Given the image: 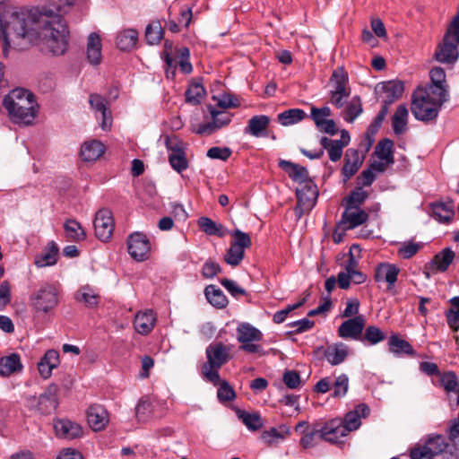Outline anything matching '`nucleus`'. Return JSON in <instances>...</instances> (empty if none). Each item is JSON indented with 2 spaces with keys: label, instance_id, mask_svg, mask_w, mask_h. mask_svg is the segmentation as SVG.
<instances>
[{
  "label": "nucleus",
  "instance_id": "f257e3e1",
  "mask_svg": "<svg viewBox=\"0 0 459 459\" xmlns=\"http://www.w3.org/2000/svg\"><path fill=\"white\" fill-rule=\"evenodd\" d=\"M8 30L0 28L4 55H6L11 42L20 50L36 46L53 56L64 55L68 48L66 23L61 14L51 10L45 13L34 10L15 12L10 17Z\"/></svg>",
  "mask_w": 459,
  "mask_h": 459
},
{
  "label": "nucleus",
  "instance_id": "f03ea898",
  "mask_svg": "<svg viewBox=\"0 0 459 459\" xmlns=\"http://www.w3.org/2000/svg\"><path fill=\"white\" fill-rule=\"evenodd\" d=\"M3 106L13 123L23 126L33 125L39 113L35 96L26 88H13L4 96Z\"/></svg>",
  "mask_w": 459,
  "mask_h": 459
},
{
  "label": "nucleus",
  "instance_id": "7ed1b4c3",
  "mask_svg": "<svg viewBox=\"0 0 459 459\" xmlns=\"http://www.w3.org/2000/svg\"><path fill=\"white\" fill-rule=\"evenodd\" d=\"M448 97L446 88H416L411 95V111L419 121H435Z\"/></svg>",
  "mask_w": 459,
  "mask_h": 459
},
{
  "label": "nucleus",
  "instance_id": "20e7f679",
  "mask_svg": "<svg viewBox=\"0 0 459 459\" xmlns=\"http://www.w3.org/2000/svg\"><path fill=\"white\" fill-rule=\"evenodd\" d=\"M232 346L221 342L211 343L205 351L207 361L202 368L205 379L214 385L220 382L219 369L231 359Z\"/></svg>",
  "mask_w": 459,
  "mask_h": 459
},
{
  "label": "nucleus",
  "instance_id": "39448f33",
  "mask_svg": "<svg viewBox=\"0 0 459 459\" xmlns=\"http://www.w3.org/2000/svg\"><path fill=\"white\" fill-rule=\"evenodd\" d=\"M230 235L233 240L224 255V261L231 266H238L244 258L245 249L251 246V238L240 230H233Z\"/></svg>",
  "mask_w": 459,
  "mask_h": 459
},
{
  "label": "nucleus",
  "instance_id": "423d86ee",
  "mask_svg": "<svg viewBox=\"0 0 459 459\" xmlns=\"http://www.w3.org/2000/svg\"><path fill=\"white\" fill-rule=\"evenodd\" d=\"M449 444L442 435L429 437L422 446L411 449L410 456L411 459H433L446 451Z\"/></svg>",
  "mask_w": 459,
  "mask_h": 459
},
{
  "label": "nucleus",
  "instance_id": "0eeeda50",
  "mask_svg": "<svg viewBox=\"0 0 459 459\" xmlns=\"http://www.w3.org/2000/svg\"><path fill=\"white\" fill-rule=\"evenodd\" d=\"M34 307L42 312H48L58 304L57 290L52 285L42 286L32 297Z\"/></svg>",
  "mask_w": 459,
  "mask_h": 459
},
{
  "label": "nucleus",
  "instance_id": "6e6552de",
  "mask_svg": "<svg viewBox=\"0 0 459 459\" xmlns=\"http://www.w3.org/2000/svg\"><path fill=\"white\" fill-rule=\"evenodd\" d=\"M127 248L134 260L144 261L148 259L151 251L149 238L141 232L132 233L127 239Z\"/></svg>",
  "mask_w": 459,
  "mask_h": 459
},
{
  "label": "nucleus",
  "instance_id": "1a4fd4ad",
  "mask_svg": "<svg viewBox=\"0 0 459 459\" xmlns=\"http://www.w3.org/2000/svg\"><path fill=\"white\" fill-rule=\"evenodd\" d=\"M114 219L110 210L102 208L95 215L94 230L96 237L101 241L108 240L114 230Z\"/></svg>",
  "mask_w": 459,
  "mask_h": 459
},
{
  "label": "nucleus",
  "instance_id": "9d476101",
  "mask_svg": "<svg viewBox=\"0 0 459 459\" xmlns=\"http://www.w3.org/2000/svg\"><path fill=\"white\" fill-rule=\"evenodd\" d=\"M320 352H323L324 357L330 365L337 366L345 361L349 356L350 350L345 343L335 342L327 345L325 348L323 346L317 347L314 351L315 354H319Z\"/></svg>",
  "mask_w": 459,
  "mask_h": 459
},
{
  "label": "nucleus",
  "instance_id": "9b49d317",
  "mask_svg": "<svg viewBox=\"0 0 459 459\" xmlns=\"http://www.w3.org/2000/svg\"><path fill=\"white\" fill-rule=\"evenodd\" d=\"M54 429L57 437L73 440L83 436L82 427L68 419H58L54 421Z\"/></svg>",
  "mask_w": 459,
  "mask_h": 459
},
{
  "label": "nucleus",
  "instance_id": "f8f14e48",
  "mask_svg": "<svg viewBox=\"0 0 459 459\" xmlns=\"http://www.w3.org/2000/svg\"><path fill=\"white\" fill-rule=\"evenodd\" d=\"M458 44L444 36L442 43L437 46L435 52L436 60L444 64L455 63L459 57Z\"/></svg>",
  "mask_w": 459,
  "mask_h": 459
},
{
  "label": "nucleus",
  "instance_id": "ddd939ff",
  "mask_svg": "<svg viewBox=\"0 0 459 459\" xmlns=\"http://www.w3.org/2000/svg\"><path fill=\"white\" fill-rule=\"evenodd\" d=\"M365 326V319L362 316H356L341 324L338 328V335L343 339L359 340Z\"/></svg>",
  "mask_w": 459,
  "mask_h": 459
},
{
  "label": "nucleus",
  "instance_id": "4468645a",
  "mask_svg": "<svg viewBox=\"0 0 459 459\" xmlns=\"http://www.w3.org/2000/svg\"><path fill=\"white\" fill-rule=\"evenodd\" d=\"M209 108L212 121L210 123L200 125L197 130L198 134H211L216 130L228 126L231 121L230 113L226 111L216 110L212 107H210Z\"/></svg>",
  "mask_w": 459,
  "mask_h": 459
},
{
  "label": "nucleus",
  "instance_id": "2eb2a0df",
  "mask_svg": "<svg viewBox=\"0 0 459 459\" xmlns=\"http://www.w3.org/2000/svg\"><path fill=\"white\" fill-rule=\"evenodd\" d=\"M86 418L89 426L94 431L104 429L109 421L107 410L104 406L96 403L89 406L86 411Z\"/></svg>",
  "mask_w": 459,
  "mask_h": 459
},
{
  "label": "nucleus",
  "instance_id": "dca6fc26",
  "mask_svg": "<svg viewBox=\"0 0 459 459\" xmlns=\"http://www.w3.org/2000/svg\"><path fill=\"white\" fill-rule=\"evenodd\" d=\"M320 438L329 443H337L341 437L347 436L342 419H333L319 429Z\"/></svg>",
  "mask_w": 459,
  "mask_h": 459
},
{
  "label": "nucleus",
  "instance_id": "f3484780",
  "mask_svg": "<svg viewBox=\"0 0 459 459\" xmlns=\"http://www.w3.org/2000/svg\"><path fill=\"white\" fill-rule=\"evenodd\" d=\"M58 386L56 385H49L45 392L39 395L37 410L41 414L52 413L58 404Z\"/></svg>",
  "mask_w": 459,
  "mask_h": 459
},
{
  "label": "nucleus",
  "instance_id": "a211bd4d",
  "mask_svg": "<svg viewBox=\"0 0 459 459\" xmlns=\"http://www.w3.org/2000/svg\"><path fill=\"white\" fill-rule=\"evenodd\" d=\"M369 413V407L365 403H360L353 411L347 412L342 420V425L347 434L354 431L361 425V419L366 418Z\"/></svg>",
  "mask_w": 459,
  "mask_h": 459
},
{
  "label": "nucleus",
  "instance_id": "6ab92c4d",
  "mask_svg": "<svg viewBox=\"0 0 459 459\" xmlns=\"http://www.w3.org/2000/svg\"><path fill=\"white\" fill-rule=\"evenodd\" d=\"M400 269L394 264L383 263L377 266L375 273V280L377 281H385L387 290H391L394 288Z\"/></svg>",
  "mask_w": 459,
  "mask_h": 459
},
{
  "label": "nucleus",
  "instance_id": "aec40b11",
  "mask_svg": "<svg viewBox=\"0 0 459 459\" xmlns=\"http://www.w3.org/2000/svg\"><path fill=\"white\" fill-rule=\"evenodd\" d=\"M363 162V158L359 156L356 149H348L344 156V165L342 169L343 181L347 182L359 169Z\"/></svg>",
  "mask_w": 459,
  "mask_h": 459
},
{
  "label": "nucleus",
  "instance_id": "412c9836",
  "mask_svg": "<svg viewBox=\"0 0 459 459\" xmlns=\"http://www.w3.org/2000/svg\"><path fill=\"white\" fill-rule=\"evenodd\" d=\"M368 219V215L365 211L352 206H346L342 215L341 224L346 225L345 230H351L365 223Z\"/></svg>",
  "mask_w": 459,
  "mask_h": 459
},
{
  "label": "nucleus",
  "instance_id": "4be33fe9",
  "mask_svg": "<svg viewBox=\"0 0 459 459\" xmlns=\"http://www.w3.org/2000/svg\"><path fill=\"white\" fill-rule=\"evenodd\" d=\"M102 44L100 35L92 32L89 35L86 47L88 62L92 65H98L102 60Z\"/></svg>",
  "mask_w": 459,
  "mask_h": 459
},
{
  "label": "nucleus",
  "instance_id": "5701e85b",
  "mask_svg": "<svg viewBox=\"0 0 459 459\" xmlns=\"http://www.w3.org/2000/svg\"><path fill=\"white\" fill-rule=\"evenodd\" d=\"M269 124L270 118L268 116H254L248 120L247 126L244 128V133L254 137H261L267 131Z\"/></svg>",
  "mask_w": 459,
  "mask_h": 459
},
{
  "label": "nucleus",
  "instance_id": "b1692460",
  "mask_svg": "<svg viewBox=\"0 0 459 459\" xmlns=\"http://www.w3.org/2000/svg\"><path fill=\"white\" fill-rule=\"evenodd\" d=\"M91 107L101 115V128L108 130L111 126L112 118L109 110L107 108L106 100L98 94H91L89 100Z\"/></svg>",
  "mask_w": 459,
  "mask_h": 459
},
{
  "label": "nucleus",
  "instance_id": "393cba45",
  "mask_svg": "<svg viewBox=\"0 0 459 459\" xmlns=\"http://www.w3.org/2000/svg\"><path fill=\"white\" fill-rule=\"evenodd\" d=\"M237 340L241 343L260 342L263 339L262 332L249 323H241L238 325Z\"/></svg>",
  "mask_w": 459,
  "mask_h": 459
},
{
  "label": "nucleus",
  "instance_id": "a878e982",
  "mask_svg": "<svg viewBox=\"0 0 459 459\" xmlns=\"http://www.w3.org/2000/svg\"><path fill=\"white\" fill-rule=\"evenodd\" d=\"M279 166L294 181L304 184L310 182L307 169L297 163L288 160H281Z\"/></svg>",
  "mask_w": 459,
  "mask_h": 459
},
{
  "label": "nucleus",
  "instance_id": "bb28decb",
  "mask_svg": "<svg viewBox=\"0 0 459 459\" xmlns=\"http://www.w3.org/2000/svg\"><path fill=\"white\" fill-rule=\"evenodd\" d=\"M156 316L152 310L139 312L134 321V327L141 334L149 333L154 327Z\"/></svg>",
  "mask_w": 459,
  "mask_h": 459
},
{
  "label": "nucleus",
  "instance_id": "cd10ccee",
  "mask_svg": "<svg viewBox=\"0 0 459 459\" xmlns=\"http://www.w3.org/2000/svg\"><path fill=\"white\" fill-rule=\"evenodd\" d=\"M59 364V354L55 350H48L38 363L40 376L47 379L50 377L52 370Z\"/></svg>",
  "mask_w": 459,
  "mask_h": 459
},
{
  "label": "nucleus",
  "instance_id": "c85d7f7f",
  "mask_svg": "<svg viewBox=\"0 0 459 459\" xmlns=\"http://www.w3.org/2000/svg\"><path fill=\"white\" fill-rule=\"evenodd\" d=\"M318 196L316 186L312 182L304 183L300 188L297 189L298 202L314 207Z\"/></svg>",
  "mask_w": 459,
  "mask_h": 459
},
{
  "label": "nucleus",
  "instance_id": "c756f323",
  "mask_svg": "<svg viewBox=\"0 0 459 459\" xmlns=\"http://www.w3.org/2000/svg\"><path fill=\"white\" fill-rule=\"evenodd\" d=\"M105 152V147L101 142L91 140L85 142L81 148V156L85 161H94L98 160Z\"/></svg>",
  "mask_w": 459,
  "mask_h": 459
},
{
  "label": "nucleus",
  "instance_id": "7c9ffc66",
  "mask_svg": "<svg viewBox=\"0 0 459 459\" xmlns=\"http://www.w3.org/2000/svg\"><path fill=\"white\" fill-rule=\"evenodd\" d=\"M454 258L455 253L450 248H445L429 262V268L433 273L445 272L452 264Z\"/></svg>",
  "mask_w": 459,
  "mask_h": 459
},
{
  "label": "nucleus",
  "instance_id": "2f4dec72",
  "mask_svg": "<svg viewBox=\"0 0 459 459\" xmlns=\"http://www.w3.org/2000/svg\"><path fill=\"white\" fill-rule=\"evenodd\" d=\"M290 435V429L286 425H280L277 428H271L264 430L261 437L269 446H273L284 440Z\"/></svg>",
  "mask_w": 459,
  "mask_h": 459
},
{
  "label": "nucleus",
  "instance_id": "473e14b6",
  "mask_svg": "<svg viewBox=\"0 0 459 459\" xmlns=\"http://www.w3.org/2000/svg\"><path fill=\"white\" fill-rule=\"evenodd\" d=\"M409 111L405 105H399L392 117V127L397 135L407 130Z\"/></svg>",
  "mask_w": 459,
  "mask_h": 459
},
{
  "label": "nucleus",
  "instance_id": "72a5a7b5",
  "mask_svg": "<svg viewBox=\"0 0 459 459\" xmlns=\"http://www.w3.org/2000/svg\"><path fill=\"white\" fill-rule=\"evenodd\" d=\"M22 365L20 356L13 353L0 359V376L8 377L13 373L21 371Z\"/></svg>",
  "mask_w": 459,
  "mask_h": 459
},
{
  "label": "nucleus",
  "instance_id": "f704fd0d",
  "mask_svg": "<svg viewBox=\"0 0 459 459\" xmlns=\"http://www.w3.org/2000/svg\"><path fill=\"white\" fill-rule=\"evenodd\" d=\"M138 40V32L134 29L120 31L117 36V46L119 49L127 51L134 48Z\"/></svg>",
  "mask_w": 459,
  "mask_h": 459
},
{
  "label": "nucleus",
  "instance_id": "c9c22d12",
  "mask_svg": "<svg viewBox=\"0 0 459 459\" xmlns=\"http://www.w3.org/2000/svg\"><path fill=\"white\" fill-rule=\"evenodd\" d=\"M207 300L218 308H224L228 305V299L215 285H208L204 290Z\"/></svg>",
  "mask_w": 459,
  "mask_h": 459
},
{
  "label": "nucleus",
  "instance_id": "e433bc0d",
  "mask_svg": "<svg viewBox=\"0 0 459 459\" xmlns=\"http://www.w3.org/2000/svg\"><path fill=\"white\" fill-rule=\"evenodd\" d=\"M199 228L209 236L224 237L226 230L221 224H218L208 217H200L198 219Z\"/></svg>",
  "mask_w": 459,
  "mask_h": 459
},
{
  "label": "nucleus",
  "instance_id": "4c0bfd02",
  "mask_svg": "<svg viewBox=\"0 0 459 459\" xmlns=\"http://www.w3.org/2000/svg\"><path fill=\"white\" fill-rule=\"evenodd\" d=\"M433 216L440 222H448L454 216L451 203H436L431 204Z\"/></svg>",
  "mask_w": 459,
  "mask_h": 459
},
{
  "label": "nucleus",
  "instance_id": "58836bf2",
  "mask_svg": "<svg viewBox=\"0 0 459 459\" xmlns=\"http://www.w3.org/2000/svg\"><path fill=\"white\" fill-rule=\"evenodd\" d=\"M306 113L300 108H290L278 114V121L284 126H291L302 121Z\"/></svg>",
  "mask_w": 459,
  "mask_h": 459
},
{
  "label": "nucleus",
  "instance_id": "ea45409f",
  "mask_svg": "<svg viewBox=\"0 0 459 459\" xmlns=\"http://www.w3.org/2000/svg\"><path fill=\"white\" fill-rule=\"evenodd\" d=\"M393 147L394 142L388 138H385L377 143L374 153L379 160H385L389 163H394Z\"/></svg>",
  "mask_w": 459,
  "mask_h": 459
},
{
  "label": "nucleus",
  "instance_id": "a19ab883",
  "mask_svg": "<svg viewBox=\"0 0 459 459\" xmlns=\"http://www.w3.org/2000/svg\"><path fill=\"white\" fill-rule=\"evenodd\" d=\"M320 143L323 147L322 150H327L329 159L332 161L336 162L342 158L344 146L338 143L336 140L325 136L321 138Z\"/></svg>",
  "mask_w": 459,
  "mask_h": 459
},
{
  "label": "nucleus",
  "instance_id": "79ce46f5",
  "mask_svg": "<svg viewBox=\"0 0 459 459\" xmlns=\"http://www.w3.org/2000/svg\"><path fill=\"white\" fill-rule=\"evenodd\" d=\"M75 299L83 302L87 307H92L99 304L100 295L90 286H82L76 293Z\"/></svg>",
  "mask_w": 459,
  "mask_h": 459
},
{
  "label": "nucleus",
  "instance_id": "37998d69",
  "mask_svg": "<svg viewBox=\"0 0 459 459\" xmlns=\"http://www.w3.org/2000/svg\"><path fill=\"white\" fill-rule=\"evenodd\" d=\"M238 417L249 430L255 431L263 427V420L259 413H250L246 411H238Z\"/></svg>",
  "mask_w": 459,
  "mask_h": 459
},
{
  "label": "nucleus",
  "instance_id": "c03bdc74",
  "mask_svg": "<svg viewBox=\"0 0 459 459\" xmlns=\"http://www.w3.org/2000/svg\"><path fill=\"white\" fill-rule=\"evenodd\" d=\"M389 351L392 353L400 354L404 353L413 355L414 350L412 346L405 340L400 339L397 335L394 334L388 341Z\"/></svg>",
  "mask_w": 459,
  "mask_h": 459
},
{
  "label": "nucleus",
  "instance_id": "a18cd8bd",
  "mask_svg": "<svg viewBox=\"0 0 459 459\" xmlns=\"http://www.w3.org/2000/svg\"><path fill=\"white\" fill-rule=\"evenodd\" d=\"M57 252V247L54 242L50 243L48 247L40 255L36 257V265L38 267H45L55 264L56 263Z\"/></svg>",
  "mask_w": 459,
  "mask_h": 459
},
{
  "label": "nucleus",
  "instance_id": "49530a36",
  "mask_svg": "<svg viewBox=\"0 0 459 459\" xmlns=\"http://www.w3.org/2000/svg\"><path fill=\"white\" fill-rule=\"evenodd\" d=\"M163 34L164 31L159 21H153L146 27L145 39L150 45L159 44L163 38Z\"/></svg>",
  "mask_w": 459,
  "mask_h": 459
},
{
  "label": "nucleus",
  "instance_id": "de8ad7c7",
  "mask_svg": "<svg viewBox=\"0 0 459 459\" xmlns=\"http://www.w3.org/2000/svg\"><path fill=\"white\" fill-rule=\"evenodd\" d=\"M66 237L73 240H82L85 238V232L81 224L75 220H67L64 224Z\"/></svg>",
  "mask_w": 459,
  "mask_h": 459
},
{
  "label": "nucleus",
  "instance_id": "09e8293b",
  "mask_svg": "<svg viewBox=\"0 0 459 459\" xmlns=\"http://www.w3.org/2000/svg\"><path fill=\"white\" fill-rule=\"evenodd\" d=\"M169 161L171 167L178 172H181L188 167L186 154L180 149L172 150V152L169 156Z\"/></svg>",
  "mask_w": 459,
  "mask_h": 459
},
{
  "label": "nucleus",
  "instance_id": "8fccbe9b",
  "mask_svg": "<svg viewBox=\"0 0 459 459\" xmlns=\"http://www.w3.org/2000/svg\"><path fill=\"white\" fill-rule=\"evenodd\" d=\"M439 382L440 385L447 393L453 392L455 394H459L458 378L455 372L448 371L444 373L443 375H440Z\"/></svg>",
  "mask_w": 459,
  "mask_h": 459
},
{
  "label": "nucleus",
  "instance_id": "3c124183",
  "mask_svg": "<svg viewBox=\"0 0 459 459\" xmlns=\"http://www.w3.org/2000/svg\"><path fill=\"white\" fill-rule=\"evenodd\" d=\"M333 392L332 396L333 398H342L346 395L349 390V377L346 374L339 375L333 383H332Z\"/></svg>",
  "mask_w": 459,
  "mask_h": 459
},
{
  "label": "nucleus",
  "instance_id": "603ef678",
  "mask_svg": "<svg viewBox=\"0 0 459 459\" xmlns=\"http://www.w3.org/2000/svg\"><path fill=\"white\" fill-rule=\"evenodd\" d=\"M165 62L169 68H175L177 65H179V70L184 74H189L192 71V65L187 61V59H180L179 62H176L168 52L169 48H171V45L168 42L165 43Z\"/></svg>",
  "mask_w": 459,
  "mask_h": 459
},
{
  "label": "nucleus",
  "instance_id": "864d4df0",
  "mask_svg": "<svg viewBox=\"0 0 459 459\" xmlns=\"http://www.w3.org/2000/svg\"><path fill=\"white\" fill-rule=\"evenodd\" d=\"M385 338V333L380 328L375 325H369L366 328L364 335L360 338L363 342H368L370 344H377Z\"/></svg>",
  "mask_w": 459,
  "mask_h": 459
},
{
  "label": "nucleus",
  "instance_id": "5fc2aeb1",
  "mask_svg": "<svg viewBox=\"0 0 459 459\" xmlns=\"http://www.w3.org/2000/svg\"><path fill=\"white\" fill-rule=\"evenodd\" d=\"M217 385H220L217 391V397L221 402H231L236 398L234 389L226 380L220 379Z\"/></svg>",
  "mask_w": 459,
  "mask_h": 459
},
{
  "label": "nucleus",
  "instance_id": "6e6d98bb",
  "mask_svg": "<svg viewBox=\"0 0 459 459\" xmlns=\"http://www.w3.org/2000/svg\"><path fill=\"white\" fill-rule=\"evenodd\" d=\"M362 112V107L359 98L356 97L348 104L344 119L348 122H353Z\"/></svg>",
  "mask_w": 459,
  "mask_h": 459
},
{
  "label": "nucleus",
  "instance_id": "4d7b16f0",
  "mask_svg": "<svg viewBox=\"0 0 459 459\" xmlns=\"http://www.w3.org/2000/svg\"><path fill=\"white\" fill-rule=\"evenodd\" d=\"M206 95L205 88H187L185 92L186 100L192 105H198Z\"/></svg>",
  "mask_w": 459,
  "mask_h": 459
},
{
  "label": "nucleus",
  "instance_id": "13d9d810",
  "mask_svg": "<svg viewBox=\"0 0 459 459\" xmlns=\"http://www.w3.org/2000/svg\"><path fill=\"white\" fill-rule=\"evenodd\" d=\"M385 94L381 108H386L389 110L390 105L399 100L403 92V88H383Z\"/></svg>",
  "mask_w": 459,
  "mask_h": 459
},
{
  "label": "nucleus",
  "instance_id": "bf43d9fd",
  "mask_svg": "<svg viewBox=\"0 0 459 459\" xmlns=\"http://www.w3.org/2000/svg\"><path fill=\"white\" fill-rule=\"evenodd\" d=\"M368 194L361 187H358L353 190L351 195L346 198V206H352L358 208L359 205L362 204Z\"/></svg>",
  "mask_w": 459,
  "mask_h": 459
},
{
  "label": "nucleus",
  "instance_id": "052dcab7",
  "mask_svg": "<svg viewBox=\"0 0 459 459\" xmlns=\"http://www.w3.org/2000/svg\"><path fill=\"white\" fill-rule=\"evenodd\" d=\"M349 96L350 88H336L335 91H332L331 102L337 108H342Z\"/></svg>",
  "mask_w": 459,
  "mask_h": 459
},
{
  "label": "nucleus",
  "instance_id": "680f3d73",
  "mask_svg": "<svg viewBox=\"0 0 459 459\" xmlns=\"http://www.w3.org/2000/svg\"><path fill=\"white\" fill-rule=\"evenodd\" d=\"M152 411V404L148 400L141 399L135 407V416L139 421H145Z\"/></svg>",
  "mask_w": 459,
  "mask_h": 459
},
{
  "label": "nucleus",
  "instance_id": "e2e57ef3",
  "mask_svg": "<svg viewBox=\"0 0 459 459\" xmlns=\"http://www.w3.org/2000/svg\"><path fill=\"white\" fill-rule=\"evenodd\" d=\"M355 252L359 253L360 248L358 245H352L348 253V260L344 264V269L346 272L351 273L353 272L358 271V259L356 258Z\"/></svg>",
  "mask_w": 459,
  "mask_h": 459
},
{
  "label": "nucleus",
  "instance_id": "0e129e2a",
  "mask_svg": "<svg viewBox=\"0 0 459 459\" xmlns=\"http://www.w3.org/2000/svg\"><path fill=\"white\" fill-rule=\"evenodd\" d=\"M306 301H307V297L303 298L300 301H299L296 304L289 305L286 308L277 311L273 315V322L276 324L282 323L286 319V317L290 312L300 307Z\"/></svg>",
  "mask_w": 459,
  "mask_h": 459
},
{
  "label": "nucleus",
  "instance_id": "69168bd1",
  "mask_svg": "<svg viewBox=\"0 0 459 459\" xmlns=\"http://www.w3.org/2000/svg\"><path fill=\"white\" fill-rule=\"evenodd\" d=\"M332 114L330 108L323 107V108H316L313 107L311 108L310 117L315 122L316 126H319L323 121L326 119V117H330Z\"/></svg>",
  "mask_w": 459,
  "mask_h": 459
},
{
  "label": "nucleus",
  "instance_id": "338daca9",
  "mask_svg": "<svg viewBox=\"0 0 459 459\" xmlns=\"http://www.w3.org/2000/svg\"><path fill=\"white\" fill-rule=\"evenodd\" d=\"M446 72L442 67H433L429 71V78L432 86H443L446 82Z\"/></svg>",
  "mask_w": 459,
  "mask_h": 459
},
{
  "label": "nucleus",
  "instance_id": "774afa93",
  "mask_svg": "<svg viewBox=\"0 0 459 459\" xmlns=\"http://www.w3.org/2000/svg\"><path fill=\"white\" fill-rule=\"evenodd\" d=\"M445 36L459 43V12L452 20Z\"/></svg>",
  "mask_w": 459,
  "mask_h": 459
}]
</instances>
